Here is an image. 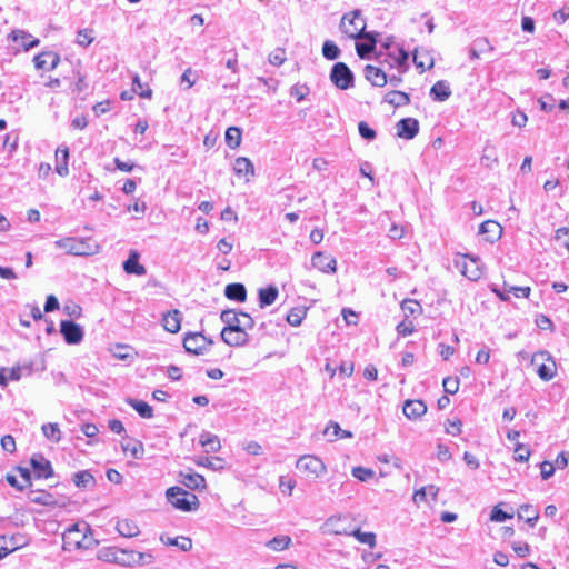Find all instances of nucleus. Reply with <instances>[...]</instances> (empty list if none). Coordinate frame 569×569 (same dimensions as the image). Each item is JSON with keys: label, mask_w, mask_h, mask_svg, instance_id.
<instances>
[{"label": "nucleus", "mask_w": 569, "mask_h": 569, "mask_svg": "<svg viewBox=\"0 0 569 569\" xmlns=\"http://www.w3.org/2000/svg\"><path fill=\"white\" fill-rule=\"evenodd\" d=\"M63 549H89L98 545L87 522L74 523L63 532Z\"/></svg>", "instance_id": "nucleus-1"}, {"label": "nucleus", "mask_w": 569, "mask_h": 569, "mask_svg": "<svg viewBox=\"0 0 569 569\" xmlns=\"http://www.w3.org/2000/svg\"><path fill=\"white\" fill-rule=\"evenodd\" d=\"M53 244L71 256H91L99 249V246L90 238L66 237L54 241Z\"/></svg>", "instance_id": "nucleus-2"}, {"label": "nucleus", "mask_w": 569, "mask_h": 569, "mask_svg": "<svg viewBox=\"0 0 569 569\" xmlns=\"http://www.w3.org/2000/svg\"><path fill=\"white\" fill-rule=\"evenodd\" d=\"M168 502H170L176 509L190 512L194 511L199 507V499L194 493L188 492L181 487H170L166 491Z\"/></svg>", "instance_id": "nucleus-3"}, {"label": "nucleus", "mask_w": 569, "mask_h": 569, "mask_svg": "<svg viewBox=\"0 0 569 569\" xmlns=\"http://www.w3.org/2000/svg\"><path fill=\"white\" fill-rule=\"evenodd\" d=\"M340 30L351 39L370 37V33L366 32V21L361 17L360 10H353L343 14Z\"/></svg>", "instance_id": "nucleus-4"}, {"label": "nucleus", "mask_w": 569, "mask_h": 569, "mask_svg": "<svg viewBox=\"0 0 569 569\" xmlns=\"http://www.w3.org/2000/svg\"><path fill=\"white\" fill-rule=\"evenodd\" d=\"M221 321L227 330L247 332L254 327V320L246 312H236L234 310H223L220 315Z\"/></svg>", "instance_id": "nucleus-5"}, {"label": "nucleus", "mask_w": 569, "mask_h": 569, "mask_svg": "<svg viewBox=\"0 0 569 569\" xmlns=\"http://www.w3.org/2000/svg\"><path fill=\"white\" fill-rule=\"evenodd\" d=\"M531 363L537 365V373L543 381H550L557 373V365L548 351L533 353Z\"/></svg>", "instance_id": "nucleus-6"}, {"label": "nucleus", "mask_w": 569, "mask_h": 569, "mask_svg": "<svg viewBox=\"0 0 569 569\" xmlns=\"http://www.w3.org/2000/svg\"><path fill=\"white\" fill-rule=\"evenodd\" d=\"M455 263L461 270V273L471 281H477L483 273V264L476 256L462 254Z\"/></svg>", "instance_id": "nucleus-7"}, {"label": "nucleus", "mask_w": 569, "mask_h": 569, "mask_svg": "<svg viewBox=\"0 0 569 569\" xmlns=\"http://www.w3.org/2000/svg\"><path fill=\"white\" fill-rule=\"evenodd\" d=\"M377 58L381 63H387L390 68H398L400 73L408 70V53L399 46H395L393 50L388 51L386 54L380 51Z\"/></svg>", "instance_id": "nucleus-8"}, {"label": "nucleus", "mask_w": 569, "mask_h": 569, "mask_svg": "<svg viewBox=\"0 0 569 569\" xmlns=\"http://www.w3.org/2000/svg\"><path fill=\"white\" fill-rule=\"evenodd\" d=\"M331 82L340 90H347L355 86V77L345 62L333 64L330 72Z\"/></svg>", "instance_id": "nucleus-9"}, {"label": "nucleus", "mask_w": 569, "mask_h": 569, "mask_svg": "<svg viewBox=\"0 0 569 569\" xmlns=\"http://www.w3.org/2000/svg\"><path fill=\"white\" fill-rule=\"evenodd\" d=\"M298 470L307 472L315 478H319L327 472L325 462L313 455L301 456L296 463Z\"/></svg>", "instance_id": "nucleus-10"}, {"label": "nucleus", "mask_w": 569, "mask_h": 569, "mask_svg": "<svg viewBox=\"0 0 569 569\" xmlns=\"http://www.w3.org/2000/svg\"><path fill=\"white\" fill-rule=\"evenodd\" d=\"M212 340L208 339L200 332H189L183 339V347L187 352L193 355H202Z\"/></svg>", "instance_id": "nucleus-11"}, {"label": "nucleus", "mask_w": 569, "mask_h": 569, "mask_svg": "<svg viewBox=\"0 0 569 569\" xmlns=\"http://www.w3.org/2000/svg\"><path fill=\"white\" fill-rule=\"evenodd\" d=\"M60 332L68 345H78L83 339L82 327L71 320L61 321Z\"/></svg>", "instance_id": "nucleus-12"}, {"label": "nucleus", "mask_w": 569, "mask_h": 569, "mask_svg": "<svg viewBox=\"0 0 569 569\" xmlns=\"http://www.w3.org/2000/svg\"><path fill=\"white\" fill-rule=\"evenodd\" d=\"M311 264L313 268L325 273H333L337 269L336 259L332 256L321 251L315 252L312 254Z\"/></svg>", "instance_id": "nucleus-13"}, {"label": "nucleus", "mask_w": 569, "mask_h": 569, "mask_svg": "<svg viewBox=\"0 0 569 569\" xmlns=\"http://www.w3.org/2000/svg\"><path fill=\"white\" fill-rule=\"evenodd\" d=\"M36 477L39 479H48L53 476L51 462L42 455H34L30 460Z\"/></svg>", "instance_id": "nucleus-14"}, {"label": "nucleus", "mask_w": 569, "mask_h": 569, "mask_svg": "<svg viewBox=\"0 0 569 569\" xmlns=\"http://www.w3.org/2000/svg\"><path fill=\"white\" fill-rule=\"evenodd\" d=\"M396 128L398 137L411 140L419 131V122L413 118H405L397 122Z\"/></svg>", "instance_id": "nucleus-15"}, {"label": "nucleus", "mask_w": 569, "mask_h": 569, "mask_svg": "<svg viewBox=\"0 0 569 569\" xmlns=\"http://www.w3.org/2000/svg\"><path fill=\"white\" fill-rule=\"evenodd\" d=\"M37 69L53 70L60 63V56L53 51H43L33 58Z\"/></svg>", "instance_id": "nucleus-16"}, {"label": "nucleus", "mask_w": 569, "mask_h": 569, "mask_svg": "<svg viewBox=\"0 0 569 569\" xmlns=\"http://www.w3.org/2000/svg\"><path fill=\"white\" fill-rule=\"evenodd\" d=\"M220 336L222 341L230 347H243L249 342L248 333L242 331H232L223 328Z\"/></svg>", "instance_id": "nucleus-17"}, {"label": "nucleus", "mask_w": 569, "mask_h": 569, "mask_svg": "<svg viewBox=\"0 0 569 569\" xmlns=\"http://www.w3.org/2000/svg\"><path fill=\"white\" fill-rule=\"evenodd\" d=\"M365 78L375 87H385L388 82L386 72L378 67L367 64L363 69Z\"/></svg>", "instance_id": "nucleus-18"}, {"label": "nucleus", "mask_w": 569, "mask_h": 569, "mask_svg": "<svg viewBox=\"0 0 569 569\" xmlns=\"http://www.w3.org/2000/svg\"><path fill=\"white\" fill-rule=\"evenodd\" d=\"M402 411L408 419L416 420L427 412V406L421 400H406Z\"/></svg>", "instance_id": "nucleus-19"}, {"label": "nucleus", "mask_w": 569, "mask_h": 569, "mask_svg": "<svg viewBox=\"0 0 569 569\" xmlns=\"http://www.w3.org/2000/svg\"><path fill=\"white\" fill-rule=\"evenodd\" d=\"M180 482L189 489L199 490L206 487V479L197 472H180Z\"/></svg>", "instance_id": "nucleus-20"}, {"label": "nucleus", "mask_w": 569, "mask_h": 569, "mask_svg": "<svg viewBox=\"0 0 569 569\" xmlns=\"http://www.w3.org/2000/svg\"><path fill=\"white\" fill-rule=\"evenodd\" d=\"M501 233V226L493 220H487L479 226V234L486 236V240L489 242L499 239Z\"/></svg>", "instance_id": "nucleus-21"}, {"label": "nucleus", "mask_w": 569, "mask_h": 569, "mask_svg": "<svg viewBox=\"0 0 569 569\" xmlns=\"http://www.w3.org/2000/svg\"><path fill=\"white\" fill-rule=\"evenodd\" d=\"M181 319L182 317L179 310L174 309L168 311L162 317V326L168 332L176 333L181 328Z\"/></svg>", "instance_id": "nucleus-22"}, {"label": "nucleus", "mask_w": 569, "mask_h": 569, "mask_svg": "<svg viewBox=\"0 0 569 569\" xmlns=\"http://www.w3.org/2000/svg\"><path fill=\"white\" fill-rule=\"evenodd\" d=\"M123 270L128 274L144 276L147 270L139 263V253L131 251L128 259L123 262Z\"/></svg>", "instance_id": "nucleus-23"}, {"label": "nucleus", "mask_w": 569, "mask_h": 569, "mask_svg": "<svg viewBox=\"0 0 569 569\" xmlns=\"http://www.w3.org/2000/svg\"><path fill=\"white\" fill-rule=\"evenodd\" d=\"M69 149L67 146H60L56 150V171L59 176L66 177L69 173L68 169Z\"/></svg>", "instance_id": "nucleus-24"}, {"label": "nucleus", "mask_w": 569, "mask_h": 569, "mask_svg": "<svg viewBox=\"0 0 569 569\" xmlns=\"http://www.w3.org/2000/svg\"><path fill=\"white\" fill-rule=\"evenodd\" d=\"M451 96V89L447 81L439 80L430 89V97L435 101H446Z\"/></svg>", "instance_id": "nucleus-25"}, {"label": "nucleus", "mask_w": 569, "mask_h": 569, "mask_svg": "<svg viewBox=\"0 0 569 569\" xmlns=\"http://www.w3.org/2000/svg\"><path fill=\"white\" fill-rule=\"evenodd\" d=\"M259 306L260 308H266L271 306L279 296V290L276 286H269L267 288L259 289Z\"/></svg>", "instance_id": "nucleus-26"}, {"label": "nucleus", "mask_w": 569, "mask_h": 569, "mask_svg": "<svg viewBox=\"0 0 569 569\" xmlns=\"http://www.w3.org/2000/svg\"><path fill=\"white\" fill-rule=\"evenodd\" d=\"M116 529L122 537L127 538L136 537L140 532L138 525L130 519L118 520Z\"/></svg>", "instance_id": "nucleus-27"}, {"label": "nucleus", "mask_w": 569, "mask_h": 569, "mask_svg": "<svg viewBox=\"0 0 569 569\" xmlns=\"http://www.w3.org/2000/svg\"><path fill=\"white\" fill-rule=\"evenodd\" d=\"M224 296L230 300L244 302L247 299V290L242 283H230L224 288Z\"/></svg>", "instance_id": "nucleus-28"}, {"label": "nucleus", "mask_w": 569, "mask_h": 569, "mask_svg": "<svg viewBox=\"0 0 569 569\" xmlns=\"http://www.w3.org/2000/svg\"><path fill=\"white\" fill-rule=\"evenodd\" d=\"M233 170L237 176H253L254 167L250 159L239 157L234 161Z\"/></svg>", "instance_id": "nucleus-29"}, {"label": "nucleus", "mask_w": 569, "mask_h": 569, "mask_svg": "<svg viewBox=\"0 0 569 569\" xmlns=\"http://www.w3.org/2000/svg\"><path fill=\"white\" fill-rule=\"evenodd\" d=\"M11 39L13 41H19L21 40L22 41V47L24 48V50H29V49H32L34 47H37L39 44V40L36 39V38H32L31 34L22 31V30H13L10 34Z\"/></svg>", "instance_id": "nucleus-30"}, {"label": "nucleus", "mask_w": 569, "mask_h": 569, "mask_svg": "<svg viewBox=\"0 0 569 569\" xmlns=\"http://www.w3.org/2000/svg\"><path fill=\"white\" fill-rule=\"evenodd\" d=\"M160 540L166 546H176L182 551H189L192 548V541L188 537L171 538L162 535Z\"/></svg>", "instance_id": "nucleus-31"}, {"label": "nucleus", "mask_w": 569, "mask_h": 569, "mask_svg": "<svg viewBox=\"0 0 569 569\" xmlns=\"http://www.w3.org/2000/svg\"><path fill=\"white\" fill-rule=\"evenodd\" d=\"M323 435L329 438L330 441H333L338 438H351L352 433L347 430H342L339 423L335 421H330L327 428L323 431Z\"/></svg>", "instance_id": "nucleus-32"}, {"label": "nucleus", "mask_w": 569, "mask_h": 569, "mask_svg": "<svg viewBox=\"0 0 569 569\" xmlns=\"http://www.w3.org/2000/svg\"><path fill=\"white\" fill-rule=\"evenodd\" d=\"M22 368H1L0 369V386L6 387L8 381H18L21 378Z\"/></svg>", "instance_id": "nucleus-33"}, {"label": "nucleus", "mask_w": 569, "mask_h": 569, "mask_svg": "<svg viewBox=\"0 0 569 569\" xmlns=\"http://www.w3.org/2000/svg\"><path fill=\"white\" fill-rule=\"evenodd\" d=\"M518 518H526L527 523L533 527L539 518L538 510L531 505H522L518 510Z\"/></svg>", "instance_id": "nucleus-34"}, {"label": "nucleus", "mask_w": 569, "mask_h": 569, "mask_svg": "<svg viewBox=\"0 0 569 569\" xmlns=\"http://www.w3.org/2000/svg\"><path fill=\"white\" fill-rule=\"evenodd\" d=\"M200 443L207 452H218L221 448L219 438L216 435L204 432L200 436Z\"/></svg>", "instance_id": "nucleus-35"}, {"label": "nucleus", "mask_w": 569, "mask_h": 569, "mask_svg": "<svg viewBox=\"0 0 569 569\" xmlns=\"http://www.w3.org/2000/svg\"><path fill=\"white\" fill-rule=\"evenodd\" d=\"M385 101L393 107H402L410 102V98L406 92L395 90L386 94Z\"/></svg>", "instance_id": "nucleus-36"}, {"label": "nucleus", "mask_w": 569, "mask_h": 569, "mask_svg": "<svg viewBox=\"0 0 569 569\" xmlns=\"http://www.w3.org/2000/svg\"><path fill=\"white\" fill-rule=\"evenodd\" d=\"M363 39L368 40V42H360L356 44V51L357 54L365 59L368 57L369 53H371L376 48V38L372 33H370V37H365Z\"/></svg>", "instance_id": "nucleus-37"}, {"label": "nucleus", "mask_w": 569, "mask_h": 569, "mask_svg": "<svg viewBox=\"0 0 569 569\" xmlns=\"http://www.w3.org/2000/svg\"><path fill=\"white\" fill-rule=\"evenodd\" d=\"M498 163V156L495 146L487 144L481 157V164L486 168H493Z\"/></svg>", "instance_id": "nucleus-38"}, {"label": "nucleus", "mask_w": 569, "mask_h": 569, "mask_svg": "<svg viewBox=\"0 0 569 569\" xmlns=\"http://www.w3.org/2000/svg\"><path fill=\"white\" fill-rule=\"evenodd\" d=\"M242 132L238 127H230L226 131V143L229 148L236 149L241 143Z\"/></svg>", "instance_id": "nucleus-39"}, {"label": "nucleus", "mask_w": 569, "mask_h": 569, "mask_svg": "<svg viewBox=\"0 0 569 569\" xmlns=\"http://www.w3.org/2000/svg\"><path fill=\"white\" fill-rule=\"evenodd\" d=\"M41 430H42L43 436L48 440H50L54 443H57L61 440V431H60L58 423H51V422L44 423V425H42Z\"/></svg>", "instance_id": "nucleus-40"}, {"label": "nucleus", "mask_w": 569, "mask_h": 569, "mask_svg": "<svg viewBox=\"0 0 569 569\" xmlns=\"http://www.w3.org/2000/svg\"><path fill=\"white\" fill-rule=\"evenodd\" d=\"M439 492V488L436 486H427L422 487L421 489L417 490L413 495L415 502L425 501L428 496L431 497V499L435 501L437 499Z\"/></svg>", "instance_id": "nucleus-41"}, {"label": "nucleus", "mask_w": 569, "mask_h": 569, "mask_svg": "<svg viewBox=\"0 0 569 569\" xmlns=\"http://www.w3.org/2000/svg\"><path fill=\"white\" fill-rule=\"evenodd\" d=\"M307 316V309L303 307L292 308L287 315V321L292 327L301 325L302 320Z\"/></svg>", "instance_id": "nucleus-42"}, {"label": "nucleus", "mask_w": 569, "mask_h": 569, "mask_svg": "<svg viewBox=\"0 0 569 569\" xmlns=\"http://www.w3.org/2000/svg\"><path fill=\"white\" fill-rule=\"evenodd\" d=\"M129 405L139 413L140 417L150 419L153 417L152 408L142 400H129Z\"/></svg>", "instance_id": "nucleus-43"}, {"label": "nucleus", "mask_w": 569, "mask_h": 569, "mask_svg": "<svg viewBox=\"0 0 569 569\" xmlns=\"http://www.w3.org/2000/svg\"><path fill=\"white\" fill-rule=\"evenodd\" d=\"M291 538L289 536H278L267 542V547L274 551H282L289 548Z\"/></svg>", "instance_id": "nucleus-44"}, {"label": "nucleus", "mask_w": 569, "mask_h": 569, "mask_svg": "<svg viewBox=\"0 0 569 569\" xmlns=\"http://www.w3.org/2000/svg\"><path fill=\"white\" fill-rule=\"evenodd\" d=\"M322 54L328 60H336L340 57L341 50L331 40H326L322 46Z\"/></svg>", "instance_id": "nucleus-45"}, {"label": "nucleus", "mask_w": 569, "mask_h": 569, "mask_svg": "<svg viewBox=\"0 0 569 569\" xmlns=\"http://www.w3.org/2000/svg\"><path fill=\"white\" fill-rule=\"evenodd\" d=\"M401 309L405 312L406 317L420 315L422 312L421 305L413 299H405L401 302Z\"/></svg>", "instance_id": "nucleus-46"}, {"label": "nucleus", "mask_w": 569, "mask_h": 569, "mask_svg": "<svg viewBox=\"0 0 569 569\" xmlns=\"http://www.w3.org/2000/svg\"><path fill=\"white\" fill-rule=\"evenodd\" d=\"M124 452H130L134 459H140L143 456V447L139 441H127L121 445Z\"/></svg>", "instance_id": "nucleus-47"}, {"label": "nucleus", "mask_w": 569, "mask_h": 569, "mask_svg": "<svg viewBox=\"0 0 569 569\" xmlns=\"http://www.w3.org/2000/svg\"><path fill=\"white\" fill-rule=\"evenodd\" d=\"M132 91L139 94L141 98L149 99L152 96V90L141 82L140 77L138 74H134V77L132 78Z\"/></svg>", "instance_id": "nucleus-48"}, {"label": "nucleus", "mask_w": 569, "mask_h": 569, "mask_svg": "<svg viewBox=\"0 0 569 569\" xmlns=\"http://www.w3.org/2000/svg\"><path fill=\"white\" fill-rule=\"evenodd\" d=\"M73 482L77 487H88L89 485H92L94 483V478L93 476L84 470V471H79L77 473L73 475Z\"/></svg>", "instance_id": "nucleus-49"}, {"label": "nucleus", "mask_w": 569, "mask_h": 569, "mask_svg": "<svg viewBox=\"0 0 569 569\" xmlns=\"http://www.w3.org/2000/svg\"><path fill=\"white\" fill-rule=\"evenodd\" d=\"M198 465L212 470H221L224 467V461L219 457H203L198 461Z\"/></svg>", "instance_id": "nucleus-50"}, {"label": "nucleus", "mask_w": 569, "mask_h": 569, "mask_svg": "<svg viewBox=\"0 0 569 569\" xmlns=\"http://www.w3.org/2000/svg\"><path fill=\"white\" fill-rule=\"evenodd\" d=\"M359 542L368 545L370 548L376 546V535L373 532H363L360 529L351 533Z\"/></svg>", "instance_id": "nucleus-51"}, {"label": "nucleus", "mask_w": 569, "mask_h": 569, "mask_svg": "<svg viewBox=\"0 0 569 569\" xmlns=\"http://www.w3.org/2000/svg\"><path fill=\"white\" fill-rule=\"evenodd\" d=\"M413 63L417 68H420L421 71H425L433 66V60L427 53L423 57L420 56L419 51L416 49L413 52Z\"/></svg>", "instance_id": "nucleus-52"}, {"label": "nucleus", "mask_w": 569, "mask_h": 569, "mask_svg": "<svg viewBox=\"0 0 569 569\" xmlns=\"http://www.w3.org/2000/svg\"><path fill=\"white\" fill-rule=\"evenodd\" d=\"M351 475L359 481L366 482L373 478L375 471L370 468L358 466L352 468Z\"/></svg>", "instance_id": "nucleus-53"}, {"label": "nucleus", "mask_w": 569, "mask_h": 569, "mask_svg": "<svg viewBox=\"0 0 569 569\" xmlns=\"http://www.w3.org/2000/svg\"><path fill=\"white\" fill-rule=\"evenodd\" d=\"M295 487H296V481L292 478H289L287 476H280L279 488L282 493H284L287 496H291Z\"/></svg>", "instance_id": "nucleus-54"}, {"label": "nucleus", "mask_w": 569, "mask_h": 569, "mask_svg": "<svg viewBox=\"0 0 569 569\" xmlns=\"http://www.w3.org/2000/svg\"><path fill=\"white\" fill-rule=\"evenodd\" d=\"M442 386L446 393L455 395L459 389V378L457 377H447L442 381Z\"/></svg>", "instance_id": "nucleus-55"}, {"label": "nucleus", "mask_w": 569, "mask_h": 569, "mask_svg": "<svg viewBox=\"0 0 569 569\" xmlns=\"http://www.w3.org/2000/svg\"><path fill=\"white\" fill-rule=\"evenodd\" d=\"M286 61V51L282 48H276L269 54V62L273 66H281Z\"/></svg>", "instance_id": "nucleus-56"}, {"label": "nucleus", "mask_w": 569, "mask_h": 569, "mask_svg": "<svg viewBox=\"0 0 569 569\" xmlns=\"http://www.w3.org/2000/svg\"><path fill=\"white\" fill-rule=\"evenodd\" d=\"M359 134L366 140H373L376 138V131L368 126L367 122L360 121L358 124Z\"/></svg>", "instance_id": "nucleus-57"}, {"label": "nucleus", "mask_w": 569, "mask_h": 569, "mask_svg": "<svg viewBox=\"0 0 569 569\" xmlns=\"http://www.w3.org/2000/svg\"><path fill=\"white\" fill-rule=\"evenodd\" d=\"M93 37L88 29L79 30L77 33L76 42L81 47H88L92 43Z\"/></svg>", "instance_id": "nucleus-58"}, {"label": "nucleus", "mask_w": 569, "mask_h": 569, "mask_svg": "<svg viewBox=\"0 0 569 569\" xmlns=\"http://www.w3.org/2000/svg\"><path fill=\"white\" fill-rule=\"evenodd\" d=\"M197 79V73L191 68H188L182 73L180 78V83H187V89H190L196 83Z\"/></svg>", "instance_id": "nucleus-59"}, {"label": "nucleus", "mask_w": 569, "mask_h": 569, "mask_svg": "<svg viewBox=\"0 0 569 569\" xmlns=\"http://www.w3.org/2000/svg\"><path fill=\"white\" fill-rule=\"evenodd\" d=\"M512 515L502 511L499 506H495L490 513V520L493 522H503L511 519Z\"/></svg>", "instance_id": "nucleus-60"}, {"label": "nucleus", "mask_w": 569, "mask_h": 569, "mask_svg": "<svg viewBox=\"0 0 569 569\" xmlns=\"http://www.w3.org/2000/svg\"><path fill=\"white\" fill-rule=\"evenodd\" d=\"M530 457V450L521 443H518L515 449V460L519 462H525Z\"/></svg>", "instance_id": "nucleus-61"}, {"label": "nucleus", "mask_w": 569, "mask_h": 569, "mask_svg": "<svg viewBox=\"0 0 569 569\" xmlns=\"http://www.w3.org/2000/svg\"><path fill=\"white\" fill-rule=\"evenodd\" d=\"M99 559L104 561H117V550L114 548H103L99 551Z\"/></svg>", "instance_id": "nucleus-62"}, {"label": "nucleus", "mask_w": 569, "mask_h": 569, "mask_svg": "<svg viewBox=\"0 0 569 569\" xmlns=\"http://www.w3.org/2000/svg\"><path fill=\"white\" fill-rule=\"evenodd\" d=\"M413 330L412 321L403 320L397 326V332L403 337L411 335Z\"/></svg>", "instance_id": "nucleus-63"}, {"label": "nucleus", "mask_w": 569, "mask_h": 569, "mask_svg": "<svg viewBox=\"0 0 569 569\" xmlns=\"http://www.w3.org/2000/svg\"><path fill=\"white\" fill-rule=\"evenodd\" d=\"M1 447L7 452H14L16 451V440L12 436L6 435L1 438Z\"/></svg>", "instance_id": "nucleus-64"}]
</instances>
